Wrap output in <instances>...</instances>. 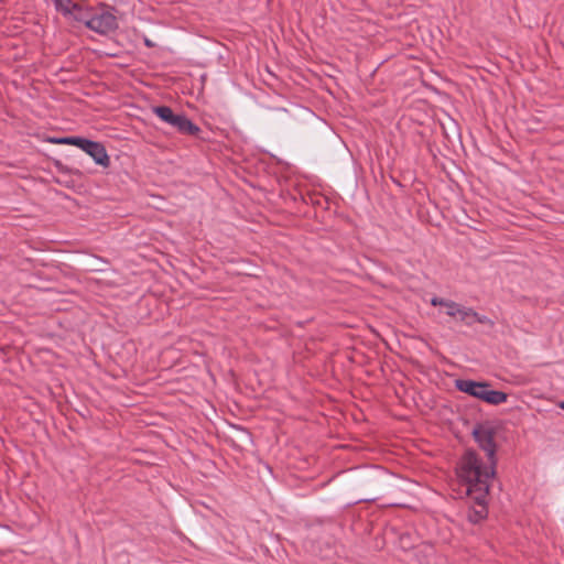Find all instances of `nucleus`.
I'll return each instance as SVG.
<instances>
[{"label":"nucleus","mask_w":564,"mask_h":564,"mask_svg":"<svg viewBox=\"0 0 564 564\" xmlns=\"http://www.w3.org/2000/svg\"><path fill=\"white\" fill-rule=\"evenodd\" d=\"M465 492L475 506L468 510L467 518L471 523H478L487 517V498L490 481L494 479V471L480 468L478 460L473 454H468L457 469Z\"/></svg>","instance_id":"1"},{"label":"nucleus","mask_w":564,"mask_h":564,"mask_svg":"<svg viewBox=\"0 0 564 564\" xmlns=\"http://www.w3.org/2000/svg\"><path fill=\"white\" fill-rule=\"evenodd\" d=\"M473 435L475 437V441L478 443L480 448L486 452L487 455V463H484L482 459L474 452V451H466L463 455L458 468L460 467L463 460L466 458L468 454H473L475 458L478 460L480 468L484 470H492L494 476L496 475V444L494 441L495 437V431L487 425H478L474 429Z\"/></svg>","instance_id":"2"},{"label":"nucleus","mask_w":564,"mask_h":564,"mask_svg":"<svg viewBox=\"0 0 564 564\" xmlns=\"http://www.w3.org/2000/svg\"><path fill=\"white\" fill-rule=\"evenodd\" d=\"M455 387L471 397L485 401L492 405H498L507 401L508 394L502 391L491 390L487 382H477L473 380L458 379Z\"/></svg>","instance_id":"3"},{"label":"nucleus","mask_w":564,"mask_h":564,"mask_svg":"<svg viewBox=\"0 0 564 564\" xmlns=\"http://www.w3.org/2000/svg\"><path fill=\"white\" fill-rule=\"evenodd\" d=\"M55 142L61 144L76 145L77 148L85 151L88 155H90L97 164L104 167H108L110 164V159L107 154L106 148L100 142L91 141L80 137H66L58 139Z\"/></svg>","instance_id":"4"},{"label":"nucleus","mask_w":564,"mask_h":564,"mask_svg":"<svg viewBox=\"0 0 564 564\" xmlns=\"http://www.w3.org/2000/svg\"><path fill=\"white\" fill-rule=\"evenodd\" d=\"M153 112L164 122L175 128L178 132L189 135H196L199 132L198 126L193 123L186 116L174 113L167 106H158Z\"/></svg>","instance_id":"5"},{"label":"nucleus","mask_w":564,"mask_h":564,"mask_svg":"<svg viewBox=\"0 0 564 564\" xmlns=\"http://www.w3.org/2000/svg\"><path fill=\"white\" fill-rule=\"evenodd\" d=\"M87 28L97 33L107 34L118 28L117 18L109 10H91L90 18L87 20Z\"/></svg>","instance_id":"6"},{"label":"nucleus","mask_w":564,"mask_h":564,"mask_svg":"<svg viewBox=\"0 0 564 564\" xmlns=\"http://www.w3.org/2000/svg\"><path fill=\"white\" fill-rule=\"evenodd\" d=\"M55 9L67 20L84 23L90 18L91 9L84 8L72 0H54Z\"/></svg>","instance_id":"7"},{"label":"nucleus","mask_w":564,"mask_h":564,"mask_svg":"<svg viewBox=\"0 0 564 564\" xmlns=\"http://www.w3.org/2000/svg\"><path fill=\"white\" fill-rule=\"evenodd\" d=\"M431 304L433 306H442V307H444L446 310L445 313H446L447 316L457 319V317H458V313L457 312L459 311V307H460L459 303L454 302L452 300L434 296V297L431 299Z\"/></svg>","instance_id":"8"},{"label":"nucleus","mask_w":564,"mask_h":564,"mask_svg":"<svg viewBox=\"0 0 564 564\" xmlns=\"http://www.w3.org/2000/svg\"><path fill=\"white\" fill-rule=\"evenodd\" d=\"M457 321L465 323L467 326H470L475 319L476 311L471 307L460 305Z\"/></svg>","instance_id":"9"},{"label":"nucleus","mask_w":564,"mask_h":564,"mask_svg":"<svg viewBox=\"0 0 564 564\" xmlns=\"http://www.w3.org/2000/svg\"><path fill=\"white\" fill-rule=\"evenodd\" d=\"M474 322H477V323L484 324V325H488L490 327H494V325H495V322L492 319H490L489 317H487L485 315H480L477 312H476Z\"/></svg>","instance_id":"10"},{"label":"nucleus","mask_w":564,"mask_h":564,"mask_svg":"<svg viewBox=\"0 0 564 564\" xmlns=\"http://www.w3.org/2000/svg\"><path fill=\"white\" fill-rule=\"evenodd\" d=\"M558 406H560L562 410H564V401L560 402V403H558Z\"/></svg>","instance_id":"11"},{"label":"nucleus","mask_w":564,"mask_h":564,"mask_svg":"<svg viewBox=\"0 0 564 564\" xmlns=\"http://www.w3.org/2000/svg\"><path fill=\"white\" fill-rule=\"evenodd\" d=\"M145 44H147L148 46H151V43H150V41H148V40L145 41Z\"/></svg>","instance_id":"12"}]
</instances>
